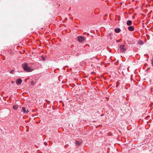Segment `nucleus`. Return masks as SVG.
<instances>
[{
    "mask_svg": "<svg viewBox=\"0 0 153 153\" xmlns=\"http://www.w3.org/2000/svg\"><path fill=\"white\" fill-rule=\"evenodd\" d=\"M22 67L23 69L25 71L28 72H31L33 71L32 68H30L27 65V64L26 63H25L22 65Z\"/></svg>",
    "mask_w": 153,
    "mask_h": 153,
    "instance_id": "nucleus-1",
    "label": "nucleus"
},
{
    "mask_svg": "<svg viewBox=\"0 0 153 153\" xmlns=\"http://www.w3.org/2000/svg\"><path fill=\"white\" fill-rule=\"evenodd\" d=\"M125 47V45H122L120 46V50L121 52H124L126 50V49Z\"/></svg>",
    "mask_w": 153,
    "mask_h": 153,
    "instance_id": "nucleus-2",
    "label": "nucleus"
},
{
    "mask_svg": "<svg viewBox=\"0 0 153 153\" xmlns=\"http://www.w3.org/2000/svg\"><path fill=\"white\" fill-rule=\"evenodd\" d=\"M22 82V80L20 78L17 79L16 81V83L18 85H20Z\"/></svg>",
    "mask_w": 153,
    "mask_h": 153,
    "instance_id": "nucleus-3",
    "label": "nucleus"
},
{
    "mask_svg": "<svg viewBox=\"0 0 153 153\" xmlns=\"http://www.w3.org/2000/svg\"><path fill=\"white\" fill-rule=\"evenodd\" d=\"M77 39L79 42H81L85 40L84 38L82 36L77 37Z\"/></svg>",
    "mask_w": 153,
    "mask_h": 153,
    "instance_id": "nucleus-4",
    "label": "nucleus"
},
{
    "mask_svg": "<svg viewBox=\"0 0 153 153\" xmlns=\"http://www.w3.org/2000/svg\"><path fill=\"white\" fill-rule=\"evenodd\" d=\"M128 30L131 31H132L134 30V27L133 26H129L128 27Z\"/></svg>",
    "mask_w": 153,
    "mask_h": 153,
    "instance_id": "nucleus-5",
    "label": "nucleus"
},
{
    "mask_svg": "<svg viewBox=\"0 0 153 153\" xmlns=\"http://www.w3.org/2000/svg\"><path fill=\"white\" fill-rule=\"evenodd\" d=\"M22 110L24 112V113H27L29 111L28 110H26V108L25 107H23L22 108Z\"/></svg>",
    "mask_w": 153,
    "mask_h": 153,
    "instance_id": "nucleus-6",
    "label": "nucleus"
},
{
    "mask_svg": "<svg viewBox=\"0 0 153 153\" xmlns=\"http://www.w3.org/2000/svg\"><path fill=\"white\" fill-rule=\"evenodd\" d=\"M132 24V22L131 20H128L126 22L127 25L128 26L131 25Z\"/></svg>",
    "mask_w": 153,
    "mask_h": 153,
    "instance_id": "nucleus-7",
    "label": "nucleus"
},
{
    "mask_svg": "<svg viewBox=\"0 0 153 153\" xmlns=\"http://www.w3.org/2000/svg\"><path fill=\"white\" fill-rule=\"evenodd\" d=\"M114 31L116 33H119L120 31V29L119 28H117L115 29Z\"/></svg>",
    "mask_w": 153,
    "mask_h": 153,
    "instance_id": "nucleus-8",
    "label": "nucleus"
},
{
    "mask_svg": "<svg viewBox=\"0 0 153 153\" xmlns=\"http://www.w3.org/2000/svg\"><path fill=\"white\" fill-rule=\"evenodd\" d=\"M82 143V142H79L78 141H76V142H75V143H76V145H77V146L80 145V144H81Z\"/></svg>",
    "mask_w": 153,
    "mask_h": 153,
    "instance_id": "nucleus-9",
    "label": "nucleus"
},
{
    "mask_svg": "<svg viewBox=\"0 0 153 153\" xmlns=\"http://www.w3.org/2000/svg\"><path fill=\"white\" fill-rule=\"evenodd\" d=\"M13 108L14 110H16L18 108V107L17 105H14L13 106Z\"/></svg>",
    "mask_w": 153,
    "mask_h": 153,
    "instance_id": "nucleus-10",
    "label": "nucleus"
},
{
    "mask_svg": "<svg viewBox=\"0 0 153 153\" xmlns=\"http://www.w3.org/2000/svg\"><path fill=\"white\" fill-rule=\"evenodd\" d=\"M143 42L142 41H140L138 42V44L140 45H142L143 44Z\"/></svg>",
    "mask_w": 153,
    "mask_h": 153,
    "instance_id": "nucleus-11",
    "label": "nucleus"
},
{
    "mask_svg": "<svg viewBox=\"0 0 153 153\" xmlns=\"http://www.w3.org/2000/svg\"><path fill=\"white\" fill-rule=\"evenodd\" d=\"M14 70H12L10 72V74H13V72H14Z\"/></svg>",
    "mask_w": 153,
    "mask_h": 153,
    "instance_id": "nucleus-12",
    "label": "nucleus"
},
{
    "mask_svg": "<svg viewBox=\"0 0 153 153\" xmlns=\"http://www.w3.org/2000/svg\"><path fill=\"white\" fill-rule=\"evenodd\" d=\"M31 84L32 85L34 84V81H32L31 82Z\"/></svg>",
    "mask_w": 153,
    "mask_h": 153,
    "instance_id": "nucleus-13",
    "label": "nucleus"
},
{
    "mask_svg": "<svg viewBox=\"0 0 153 153\" xmlns=\"http://www.w3.org/2000/svg\"><path fill=\"white\" fill-rule=\"evenodd\" d=\"M42 59H43V60H44V59H45V58L43 57V56H42Z\"/></svg>",
    "mask_w": 153,
    "mask_h": 153,
    "instance_id": "nucleus-14",
    "label": "nucleus"
},
{
    "mask_svg": "<svg viewBox=\"0 0 153 153\" xmlns=\"http://www.w3.org/2000/svg\"><path fill=\"white\" fill-rule=\"evenodd\" d=\"M11 82L13 84V83H14V81H11Z\"/></svg>",
    "mask_w": 153,
    "mask_h": 153,
    "instance_id": "nucleus-15",
    "label": "nucleus"
}]
</instances>
